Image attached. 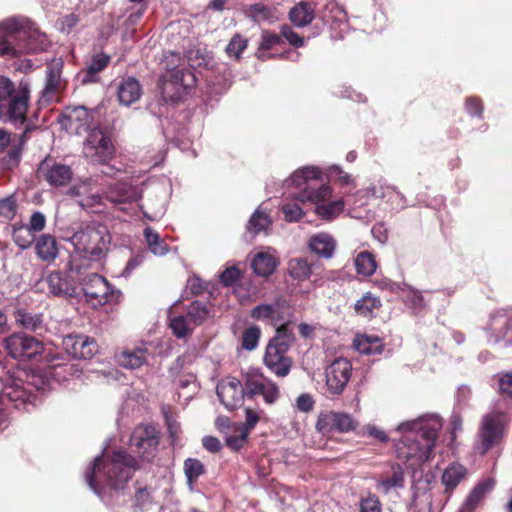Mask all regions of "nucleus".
I'll return each mask as SVG.
<instances>
[{
    "label": "nucleus",
    "instance_id": "f257e3e1",
    "mask_svg": "<svg viewBox=\"0 0 512 512\" xmlns=\"http://www.w3.org/2000/svg\"><path fill=\"white\" fill-rule=\"evenodd\" d=\"M287 187L296 189L291 195L300 202H310L315 205V213L321 219L333 220L343 212L342 199L330 200L331 187L324 182L323 173L316 166H306L296 170L289 179L285 180Z\"/></svg>",
    "mask_w": 512,
    "mask_h": 512
},
{
    "label": "nucleus",
    "instance_id": "f03ea898",
    "mask_svg": "<svg viewBox=\"0 0 512 512\" xmlns=\"http://www.w3.org/2000/svg\"><path fill=\"white\" fill-rule=\"evenodd\" d=\"M441 428L442 420L434 414L400 423L396 430L403 439L397 445L398 457L409 462L412 469L421 466L430 458Z\"/></svg>",
    "mask_w": 512,
    "mask_h": 512
},
{
    "label": "nucleus",
    "instance_id": "7ed1b4c3",
    "mask_svg": "<svg viewBox=\"0 0 512 512\" xmlns=\"http://www.w3.org/2000/svg\"><path fill=\"white\" fill-rule=\"evenodd\" d=\"M50 388V380L46 379L41 373H27L18 370L13 374H8L5 379L0 378L1 414L7 409L8 403H11L15 408L36 405L38 396L35 391L43 394Z\"/></svg>",
    "mask_w": 512,
    "mask_h": 512
},
{
    "label": "nucleus",
    "instance_id": "20e7f679",
    "mask_svg": "<svg viewBox=\"0 0 512 512\" xmlns=\"http://www.w3.org/2000/svg\"><path fill=\"white\" fill-rule=\"evenodd\" d=\"M85 480L91 490L101 496L106 486L116 493L126 488L128 480V456L125 450L115 451L111 457H96L85 472Z\"/></svg>",
    "mask_w": 512,
    "mask_h": 512
},
{
    "label": "nucleus",
    "instance_id": "39448f33",
    "mask_svg": "<svg viewBox=\"0 0 512 512\" xmlns=\"http://www.w3.org/2000/svg\"><path fill=\"white\" fill-rule=\"evenodd\" d=\"M69 241L74 248L70 261L71 272L80 275L81 268L99 263L105 256L110 235L105 226L86 225L78 229Z\"/></svg>",
    "mask_w": 512,
    "mask_h": 512
},
{
    "label": "nucleus",
    "instance_id": "423d86ee",
    "mask_svg": "<svg viewBox=\"0 0 512 512\" xmlns=\"http://www.w3.org/2000/svg\"><path fill=\"white\" fill-rule=\"evenodd\" d=\"M30 100L28 83L16 86L9 78L0 76V118L15 127H22L26 122V113Z\"/></svg>",
    "mask_w": 512,
    "mask_h": 512
},
{
    "label": "nucleus",
    "instance_id": "0eeeda50",
    "mask_svg": "<svg viewBox=\"0 0 512 512\" xmlns=\"http://www.w3.org/2000/svg\"><path fill=\"white\" fill-rule=\"evenodd\" d=\"M295 342V335L288 325L279 326L268 341L263 357L264 365L276 376L286 377L292 367L288 351Z\"/></svg>",
    "mask_w": 512,
    "mask_h": 512
},
{
    "label": "nucleus",
    "instance_id": "6e6552de",
    "mask_svg": "<svg viewBox=\"0 0 512 512\" xmlns=\"http://www.w3.org/2000/svg\"><path fill=\"white\" fill-rule=\"evenodd\" d=\"M160 432L151 423H141L130 435V469L150 465L157 456Z\"/></svg>",
    "mask_w": 512,
    "mask_h": 512
},
{
    "label": "nucleus",
    "instance_id": "1a4fd4ad",
    "mask_svg": "<svg viewBox=\"0 0 512 512\" xmlns=\"http://www.w3.org/2000/svg\"><path fill=\"white\" fill-rule=\"evenodd\" d=\"M508 422L507 415L499 410L483 415L479 423L474 450L483 456L497 447L504 438Z\"/></svg>",
    "mask_w": 512,
    "mask_h": 512
},
{
    "label": "nucleus",
    "instance_id": "9d476101",
    "mask_svg": "<svg viewBox=\"0 0 512 512\" xmlns=\"http://www.w3.org/2000/svg\"><path fill=\"white\" fill-rule=\"evenodd\" d=\"M196 76L189 69L163 73L159 79L162 99L166 103L183 101L196 85Z\"/></svg>",
    "mask_w": 512,
    "mask_h": 512
},
{
    "label": "nucleus",
    "instance_id": "9b49d317",
    "mask_svg": "<svg viewBox=\"0 0 512 512\" xmlns=\"http://www.w3.org/2000/svg\"><path fill=\"white\" fill-rule=\"evenodd\" d=\"M244 385L247 397L262 396L267 404H274L280 396L278 385L260 369H249L244 375Z\"/></svg>",
    "mask_w": 512,
    "mask_h": 512
},
{
    "label": "nucleus",
    "instance_id": "f8f14e48",
    "mask_svg": "<svg viewBox=\"0 0 512 512\" xmlns=\"http://www.w3.org/2000/svg\"><path fill=\"white\" fill-rule=\"evenodd\" d=\"M4 348L11 357L20 361L34 359L44 351L41 341L23 333H14L6 337Z\"/></svg>",
    "mask_w": 512,
    "mask_h": 512
},
{
    "label": "nucleus",
    "instance_id": "ddd939ff",
    "mask_svg": "<svg viewBox=\"0 0 512 512\" xmlns=\"http://www.w3.org/2000/svg\"><path fill=\"white\" fill-rule=\"evenodd\" d=\"M113 154V145L109 137L100 129H92L84 144L83 155L92 163H105Z\"/></svg>",
    "mask_w": 512,
    "mask_h": 512
},
{
    "label": "nucleus",
    "instance_id": "4468645a",
    "mask_svg": "<svg viewBox=\"0 0 512 512\" xmlns=\"http://www.w3.org/2000/svg\"><path fill=\"white\" fill-rule=\"evenodd\" d=\"M81 285L86 297L93 307L101 306L114 299L107 280L97 273H89L81 278Z\"/></svg>",
    "mask_w": 512,
    "mask_h": 512
},
{
    "label": "nucleus",
    "instance_id": "2eb2a0df",
    "mask_svg": "<svg viewBox=\"0 0 512 512\" xmlns=\"http://www.w3.org/2000/svg\"><path fill=\"white\" fill-rule=\"evenodd\" d=\"M289 312V306L283 299H276L271 303H262L251 310V317L254 320L267 322L276 329L282 325H288L290 321L286 320V314Z\"/></svg>",
    "mask_w": 512,
    "mask_h": 512
},
{
    "label": "nucleus",
    "instance_id": "dca6fc26",
    "mask_svg": "<svg viewBox=\"0 0 512 512\" xmlns=\"http://www.w3.org/2000/svg\"><path fill=\"white\" fill-rule=\"evenodd\" d=\"M357 422L354 418L344 412L329 411L321 413L316 422V428L322 434H329L334 431L347 433L355 430Z\"/></svg>",
    "mask_w": 512,
    "mask_h": 512
},
{
    "label": "nucleus",
    "instance_id": "f3484780",
    "mask_svg": "<svg viewBox=\"0 0 512 512\" xmlns=\"http://www.w3.org/2000/svg\"><path fill=\"white\" fill-rule=\"evenodd\" d=\"M352 371V365L346 358H337L327 366L326 385L335 395L341 394L346 387Z\"/></svg>",
    "mask_w": 512,
    "mask_h": 512
},
{
    "label": "nucleus",
    "instance_id": "a211bd4d",
    "mask_svg": "<svg viewBox=\"0 0 512 512\" xmlns=\"http://www.w3.org/2000/svg\"><path fill=\"white\" fill-rule=\"evenodd\" d=\"M216 393L220 402L228 410L238 408L246 396L245 385L235 377L222 379L217 385Z\"/></svg>",
    "mask_w": 512,
    "mask_h": 512
},
{
    "label": "nucleus",
    "instance_id": "6ab92c4d",
    "mask_svg": "<svg viewBox=\"0 0 512 512\" xmlns=\"http://www.w3.org/2000/svg\"><path fill=\"white\" fill-rule=\"evenodd\" d=\"M62 345L69 355L79 359H91L98 352L95 339L82 334L65 336Z\"/></svg>",
    "mask_w": 512,
    "mask_h": 512
},
{
    "label": "nucleus",
    "instance_id": "aec40b11",
    "mask_svg": "<svg viewBox=\"0 0 512 512\" xmlns=\"http://www.w3.org/2000/svg\"><path fill=\"white\" fill-rule=\"evenodd\" d=\"M285 42L296 48L302 46L304 40L299 34H266L260 43L257 57L262 60L269 58L270 56L266 54V50L270 49L274 51L271 56L276 55L278 51L276 47Z\"/></svg>",
    "mask_w": 512,
    "mask_h": 512
},
{
    "label": "nucleus",
    "instance_id": "412c9836",
    "mask_svg": "<svg viewBox=\"0 0 512 512\" xmlns=\"http://www.w3.org/2000/svg\"><path fill=\"white\" fill-rule=\"evenodd\" d=\"M39 170L49 185L54 187L68 185L73 176L70 166L62 163H49L44 161L41 163Z\"/></svg>",
    "mask_w": 512,
    "mask_h": 512
},
{
    "label": "nucleus",
    "instance_id": "4be33fe9",
    "mask_svg": "<svg viewBox=\"0 0 512 512\" xmlns=\"http://www.w3.org/2000/svg\"><path fill=\"white\" fill-rule=\"evenodd\" d=\"M23 144L24 135L12 139L8 131L0 129V153L9 147L7 156L4 158V164L7 168H13L18 165Z\"/></svg>",
    "mask_w": 512,
    "mask_h": 512
},
{
    "label": "nucleus",
    "instance_id": "5701e85b",
    "mask_svg": "<svg viewBox=\"0 0 512 512\" xmlns=\"http://www.w3.org/2000/svg\"><path fill=\"white\" fill-rule=\"evenodd\" d=\"M63 62L54 60L47 68L45 86L41 93L40 101L50 102L61 87V74Z\"/></svg>",
    "mask_w": 512,
    "mask_h": 512
},
{
    "label": "nucleus",
    "instance_id": "b1692460",
    "mask_svg": "<svg viewBox=\"0 0 512 512\" xmlns=\"http://www.w3.org/2000/svg\"><path fill=\"white\" fill-rule=\"evenodd\" d=\"M68 194L78 198L77 203L86 210L93 209L102 202V197L99 192L87 182H81L71 187Z\"/></svg>",
    "mask_w": 512,
    "mask_h": 512
},
{
    "label": "nucleus",
    "instance_id": "393cba45",
    "mask_svg": "<svg viewBox=\"0 0 512 512\" xmlns=\"http://www.w3.org/2000/svg\"><path fill=\"white\" fill-rule=\"evenodd\" d=\"M65 126L67 129L75 131L77 134L87 132L92 122L90 112L83 106L75 107L64 115Z\"/></svg>",
    "mask_w": 512,
    "mask_h": 512
},
{
    "label": "nucleus",
    "instance_id": "a878e982",
    "mask_svg": "<svg viewBox=\"0 0 512 512\" xmlns=\"http://www.w3.org/2000/svg\"><path fill=\"white\" fill-rule=\"evenodd\" d=\"M251 266L258 276L267 277L271 275L278 266L275 250L268 249L267 251L257 252L251 261Z\"/></svg>",
    "mask_w": 512,
    "mask_h": 512
},
{
    "label": "nucleus",
    "instance_id": "bb28decb",
    "mask_svg": "<svg viewBox=\"0 0 512 512\" xmlns=\"http://www.w3.org/2000/svg\"><path fill=\"white\" fill-rule=\"evenodd\" d=\"M245 14L255 22L274 24L280 20L282 14L277 7L266 6L262 3H255L245 8Z\"/></svg>",
    "mask_w": 512,
    "mask_h": 512
},
{
    "label": "nucleus",
    "instance_id": "cd10ccee",
    "mask_svg": "<svg viewBox=\"0 0 512 512\" xmlns=\"http://www.w3.org/2000/svg\"><path fill=\"white\" fill-rule=\"evenodd\" d=\"M46 283L49 292L55 296L68 297L75 293V285L59 271L51 272L46 278Z\"/></svg>",
    "mask_w": 512,
    "mask_h": 512
},
{
    "label": "nucleus",
    "instance_id": "c85d7f7f",
    "mask_svg": "<svg viewBox=\"0 0 512 512\" xmlns=\"http://www.w3.org/2000/svg\"><path fill=\"white\" fill-rule=\"evenodd\" d=\"M367 193L376 198H388V201L395 206V208L402 209L405 207L403 194L397 191L395 187L386 185L381 181H379L378 184L368 187Z\"/></svg>",
    "mask_w": 512,
    "mask_h": 512
},
{
    "label": "nucleus",
    "instance_id": "c756f323",
    "mask_svg": "<svg viewBox=\"0 0 512 512\" xmlns=\"http://www.w3.org/2000/svg\"><path fill=\"white\" fill-rule=\"evenodd\" d=\"M315 18V7L312 3L301 1L289 11V20L296 28L308 26Z\"/></svg>",
    "mask_w": 512,
    "mask_h": 512
},
{
    "label": "nucleus",
    "instance_id": "7c9ffc66",
    "mask_svg": "<svg viewBox=\"0 0 512 512\" xmlns=\"http://www.w3.org/2000/svg\"><path fill=\"white\" fill-rule=\"evenodd\" d=\"M315 267L316 263L308 258L295 257L288 261L287 273L293 280L303 282L309 279Z\"/></svg>",
    "mask_w": 512,
    "mask_h": 512
},
{
    "label": "nucleus",
    "instance_id": "2f4dec72",
    "mask_svg": "<svg viewBox=\"0 0 512 512\" xmlns=\"http://www.w3.org/2000/svg\"><path fill=\"white\" fill-rule=\"evenodd\" d=\"M336 243L333 237L327 233H317L309 240V248L322 258H331L334 254Z\"/></svg>",
    "mask_w": 512,
    "mask_h": 512
},
{
    "label": "nucleus",
    "instance_id": "473e14b6",
    "mask_svg": "<svg viewBox=\"0 0 512 512\" xmlns=\"http://www.w3.org/2000/svg\"><path fill=\"white\" fill-rule=\"evenodd\" d=\"M495 485V481L492 478H487L482 481H480L474 489L470 492L469 496L467 497L466 501L460 508L459 512H473L475 507L478 505V503L481 501L483 496L491 491Z\"/></svg>",
    "mask_w": 512,
    "mask_h": 512
},
{
    "label": "nucleus",
    "instance_id": "72a5a7b5",
    "mask_svg": "<svg viewBox=\"0 0 512 512\" xmlns=\"http://www.w3.org/2000/svg\"><path fill=\"white\" fill-rule=\"evenodd\" d=\"M109 62V55L103 52L93 54L84 71L82 83L87 84L98 81L97 74L103 71L108 66Z\"/></svg>",
    "mask_w": 512,
    "mask_h": 512
},
{
    "label": "nucleus",
    "instance_id": "f704fd0d",
    "mask_svg": "<svg viewBox=\"0 0 512 512\" xmlns=\"http://www.w3.org/2000/svg\"><path fill=\"white\" fill-rule=\"evenodd\" d=\"M37 256L46 262H51L58 256V246L55 237L49 234L41 235L35 244Z\"/></svg>",
    "mask_w": 512,
    "mask_h": 512
},
{
    "label": "nucleus",
    "instance_id": "c9c22d12",
    "mask_svg": "<svg viewBox=\"0 0 512 512\" xmlns=\"http://www.w3.org/2000/svg\"><path fill=\"white\" fill-rule=\"evenodd\" d=\"M0 32H39V29L28 17L12 16L0 21Z\"/></svg>",
    "mask_w": 512,
    "mask_h": 512
},
{
    "label": "nucleus",
    "instance_id": "e433bc0d",
    "mask_svg": "<svg viewBox=\"0 0 512 512\" xmlns=\"http://www.w3.org/2000/svg\"><path fill=\"white\" fill-rule=\"evenodd\" d=\"M353 347L364 355L380 354L383 348L378 337L368 335H357L353 341Z\"/></svg>",
    "mask_w": 512,
    "mask_h": 512
},
{
    "label": "nucleus",
    "instance_id": "4c0bfd02",
    "mask_svg": "<svg viewBox=\"0 0 512 512\" xmlns=\"http://www.w3.org/2000/svg\"><path fill=\"white\" fill-rule=\"evenodd\" d=\"M15 319L16 322L26 330L33 332H41L44 330V322L41 314H32L25 310H18Z\"/></svg>",
    "mask_w": 512,
    "mask_h": 512
},
{
    "label": "nucleus",
    "instance_id": "58836bf2",
    "mask_svg": "<svg viewBox=\"0 0 512 512\" xmlns=\"http://www.w3.org/2000/svg\"><path fill=\"white\" fill-rule=\"evenodd\" d=\"M144 237L147 243L148 249L155 256H164L169 252V246L162 240L159 234L151 227L144 229Z\"/></svg>",
    "mask_w": 512,
    "mask_h": 512
},
{
    "label": "nucleus",
    "instance_id": "ea45409f",
    "mask_svg": "<svg viewBox=\"0 0 512 512\" xmlns=\"http://www.w3.org/2000/svg\"><path fill=\"white\" fill-rule=\"evenodd\" d=\"M354 263L357 273L366 277L373 275L377 269V263L373 254L368 251L360 252L356 256Z\"/></svg>",
    "mask_w": 512,
    "mask_h": 512
},
{
    "label": "nucleus",
    "instance_id": "a19ab883",
    "mask_svg": "<svg viewBox=\"0 0 512 512\" xmlns=\"http://www.w3.org/2000/svg\"><path fill=\"white\" fill-rule=\"evenodd\" d=\"M184 473L190 490H193L195 482L205 473L204 464L196 458H187L184 461Z\"/></svg>",
    "mask_w": 512,
    "mask_h": 512
},
{
    "label": "nucleus",
    "instance_id": "79ce46f5",
    "mask_svg": "<svg viewBox=\"0 0 512 512\" xmlns=\"http://www.w3.org/2000/svg\"><path fill=\"white\" fill-rule=\"evenodd\" d=\"M404 486V471L400 466L393 467V474L390 478L381 479L377 482V489L385 494L392 489Z\"/></svg>",
    "mask_w": 512,
    "mask_h": 512
},
{
    "label": "nucleus",
    "instance_id": "37998d69",
    "mask_svg": "<svg viewBox=\"0 0 512 512\" xmlns=\"http://www.w3.org/2000/svg\"><path fill=\"white\" fill-rule=\"evenodd\" d=\"M466 475V468L461 464H451L442 475V482L446 488L456 487Z\"/></svg>",
    "mask_w": 512,
    "mask_h": 512
},
{
    "label": "nucleus",
    "instance_id": "c03bdc74",
    "mask_svg": "<svg viewBox=\"0 0 512 512\" xmlns=\"http://www.w3.org/2000/svg\"><path fill=\"white\" fill-rule=\"evenodd\" d=\"M380 306V299L376 296H373L371 293H367L356 302L355 311L361 316L371 317L374 311L379 309Z\"/></svg>",
    "mask_w": 512,
    "mask_h": 512
},
{
    "label": "nucleus",
    "instance_id": "a18cd8bd",
    "mask_svg": "<svg viewBox=\"0 0 512 512\" xmlns=\"http://www.w3.org/2000/svg\"><path fill=\"white\" fill-rule=\"evenodd\" d=\"M271 223L270 217L260 209H257L249 219L247 230L251 234L257 235L260 232L266 231Z\"/></svg>",
    "mask_w": 512,
    "mask_h": 512
},
{
    "label": "nucleus",
    "instance_id": "49530a36",
    "mask_svg": "<svg viewBox=\"0 0 512 512\" xmlns=\"http://www.w3.org/2000/svg\"><path fill=\"white\" fill-rule=\"evenodd\" d=\"M107 197L119 211H126V204L128 200V189L126 183H119L114 185L110 189Z\"/></svg>",
    "mask_w": 512,
    "mask_h": 512
},
{
    "label": "nucleus",
    "instance_id": "de8ad7c7",
    "mask_svg": "<svg viewBox=\"0 0 512 512\" xmlns=\"http://www.w3.org/2000/svg\"><path fill=\"white\" fill-rule=\"evenodd\" d=\"M138 207L142 211V219L147 221H157L161 219L165 213L163 201L157 203L146 201L144 204H139Z\"/></svg>",
    "mask_w": 512,
    "mask_h": 512
},
{
    "label": "nucleus",
    "instance_id": "09e8293b",
    "mask_svg": "<svg viewBox=\"0 0 512 512\" xmlns=\"http://www.w3.org/2000/svg\"><path fill=\"white\" fill-rule=\"evenodd\" d=\"M209 312L206 305L200 301L192 302L187 310L186 316L192 325L198 326L207 318Z\"/></svg>",
    "mask_w": 512,
    "mask_h": 512
},
{
    "label": "nucleus",
    "instance_id": "8fccbe9b",
    "mask_svg": "<svg viewBox=\"0 0 512 512\" xmlns=\"http://www.w3.org/2000/svg\"><path fill=\"white\" fill-rule=\"evenodd\" d=\"M170 328L176 337L183 338L192 331L194 326L186 315H180L170 319Z\"/></svg>",
    "mask_w": 512,
    "mask_h": 512
},
{
    "label": "nucleus",
    "instance_id": "3c124183",
    "mask_svg": "<svg viewBox=\"0 0 512 512\" xmlns=\"http://www.w3.org/2000/svg\"><path fill=\"white\" fill-rule=\"evenodd\" d=\"M261 330L258 326L252 325L245 329L242 335V348L247 351L256 349L259 344Z\"/></svg>",
    "mask_w": 512,
    "mask_h": 512
},
{
    "label": "nucleus",
    "instance_id": "603ef678",
    "mask_svg": "<svg viewBox=\"0 0 512 512\" xmlns=\"http://www.w3.org/2000/svg\"><path fill=\"white\" fill-rule=\"evenodd\" d=\"M161 64L165 70L164 73H173L177 70L185 69L184 67H181L182 58L180 54L173 51L164 54Z\"/></svg>",
    "mask_w": 512,
    "mask_h": 512
},
{
    "label": "nucleus",
    "instance_id": "864d4df0",
    "mask_svg": "<svg viewBox=\"0 0 512 512\" xmlns=\"http://www.w3.org/2000/svg\"><path fill=\"white\" fill-rule=\"evenodd\" d=\"M161 412L163 414L165 424L169 433V437L175 440L180 433V424L174 418L171 409L168 405H162Z\"/></svg>",
    "mask_w": 512,
    "mask_h": 512
},
{
    "label": "nucleus",
    "instance_id": "5fc2aeb1",
    "mask_svg": "<svg viewBox=\"0 0 512 512\" xmlns=\"http://www.w3.org/2000/svg\"><path fill=\"white\" fill-rule=\"evenodd\" d=\"M13 239L21 249H27L34 241L33 233L27 227L16 228L13 231Z\"/></svg>",
    "mask_w": 512,
    "mask_h": 512
},
{
    "label": "nucleus",
    "instance_id": "6e6d98bb",
    "mask_svg": "<svg viewBox=\"0 0 512 512\" xmlns=\"http://www.w3.org/2000/svg\"><path fill=\"white\" fill-rule=\"evenodd\" d=\"M185 57L192 68L208 66L209 64L207 53L201 49H190L185 53Z\"/></svg>",
    "mask_w": 512,
    "mask_h": 512
},
{
    "label": "nucleus",
    "instance_id": "4d7b16f0",
    "mask_svg": "<svg viewBox=\"0 0 512 512\" xmlns=\"http://www.w3.org/2000/svg\"><path fill=\"white\" fill-rule=\"evenodd\" d=\"M400 291L405 294L406 301L411 305L413 309L418 310L424 306V299L419 291L414 290L407 284H403Z\"/></svg>",
    "mask_w": 512,
    "mask_h": 512
},
{
    "label": "nucleus",
    "instance_id": "13d9d810",
    "mask_svg": "<svg viewBox=\"0 0 512 512\" xmlns=\"http://www.w3.org/2000/svg\"><path fill=\"white\" fill-rule=\"evenodd\" d=\"M17 212V202L13 195L0 200V217L6 220L14 218Z\"/></svg>",
    "mask_w": 512,
    "mask_h": 512
},
{
    "label": "nucleus",
    "instance_id": "bf43d9fd",
    "mask_svg": "<svg viewBox=\"0 0 512 512\" xmlns=\"http://www.w3.org/2000/svg\"><path fill=\"white\" fill-rule=\"evenodd\" d=\"M281 210L284 214L285 220L288 222L299 221L304 216L302 208L295 202L284 203Z\"/></svg>",
    "mask_w": 512,
    "mask_h": 512
},
{
    "label": "nucleus",
    "instance_id": "052dcab7",
    "mask_svg": "<svg viewBox=\"0 0 512 512\" xmlns=\"http://www.w3.org/2000/svg\"><path fill=\"white\" fill-rule=\"evenodd\" d=\"M246 46L247 40L242 38L240 34H235L227 45L226 52L230 57L239 59L242 51L246 48Z\"/></svg>",
    "mask_w": 512,
    "mask_h": 512
},
{
    "label": "nucleus",
    "instance_id": "680f3d73",
    "mask_svg": "<svg viewBox=\"0 0 512 512\" xmlns=\"http://www.w3.org/2000/svg\"><path fill=\"white\" fill-rule=\"evenodd\" d=\"M135 502L139 506H144L152 501V488L148 485H135Z\"/></svg>",
    "mask_w": 512,
    "mask_h": 512
},
{
    "label": "nucleus",
    "instance_id": "e2e57ef3",
    "mask_svg": "<svg viewBox=\"0 0 512 512\" xmlns=\"http://www.w3.org/2000/svg\"><path fill=\"white\" fill-rule=\"evenodd\" d=\"M381 503L376 495L369 494L360 502V512H381Z\"/></svg>",
    "mask_w": 512,
    "mask_h": 512
},
{
    "label": "nucleus",
    "instance_id": "0e129e2a",
    "mask_svg": "<svg viewBox=\"0 0 512 512\" xmlns=\"http://www.w3.org/2000/svg\"><path fill=\"white\" fill-rule=\"evenodd\" d=\"M248 437V431L242 430L235 434L226 437V445L233 450L240 449Z\"/></svg>",
    "mask_w": 512,
    "mask_h": 512
},
{
    "label": "nucleus",
    "instance_id": "69168bd1",
    "mask_svg": "<svg viewBox=\"0 0 512 512\" xmlns=\"http://www.w3.org/2000/svg\"><path fill=\"white\" fill-rule=\"evenodd\" d=\"M46 224V218L41 212H34L31 217L27 228L32 232H40L44 229Z\"/></svg>",
    "mask_w": 512,
    "mask_h": 512
},
{
    "label": "nucleus",
    "instance_id": "338daca9",
    "mask_svg": "<svg viewBox=\"0 0 512 512\" xmlns=\"http://www.w3.org/2000/svg\"><path fill=\"white\" fill-rule=\"evenodd\" d=\"M146 353L147 350L145 348H137L133 352H130V369L139 368L145 364Z\"/></svg>",
    "mask_w": 512,
    "mask_h": 512
},
{
    "label": "nucleus",
    "instance_id": "774afa93",
    "mask_svg": "<svg viewBox=\"0 0 512 512\" xmlns=\"http://www.w3.org/2000/svg\"><path fill=\"white\" fill-rule=\"evenodd\" d=\"M240 277V271L232 266L226 268L220 275V280L225 286L234 284Z\"/></svg>",
    "mask_w": 512,
    "mask_h": 512
}]
</instances>
